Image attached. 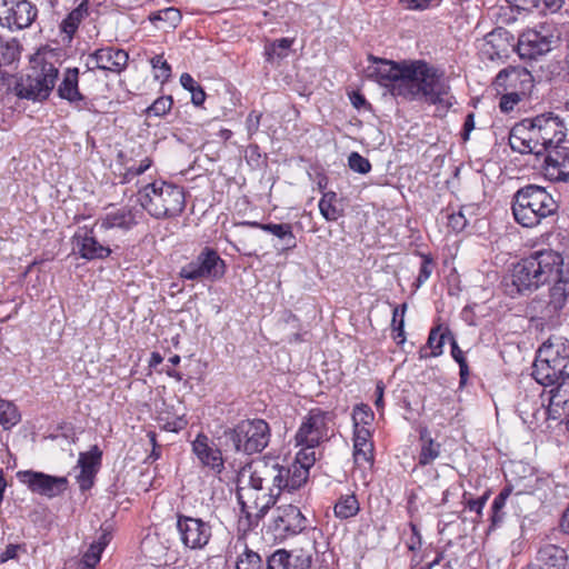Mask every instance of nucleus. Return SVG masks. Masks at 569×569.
I'll list each match as a JSON object with an SVG mask.
<instances>
[{"label": "nucleus", "instance_id": "25", "mask_svg": "<svg viewBox=\"0 0 569 569\" xmlns=\"http://www.w3.org/2000/svg\"><path fill=\"white\" fill-rule=\"evenodd\" d=\"M89 60H94L93 68L119 74L126 69L129 54L122 49L106 47L91 52Z\"/></svg>", "mask_w": 569, "mask_h": 569}, {"label": "nucleus", "instance_id": "36", "mask_svg": "<svg viewBox=\"0 0 569 569\" xmlns=\"http://www.w3.org/2000/svg\"><path fill=\"white\" fill-rule=\"evenodd\" d=\"M360 505L355 493L341 496L335 505V516L341 520L349 519L358 515Z\"/></svg>", "mask_w": 569, "mask_h": 569}, {"label": "nucleus", "instance_id": "29", "mask_svg": "<svg viewBox=\"0 0 569 569\" xmlns=\"http://www.w3.org/2000/svg\"><path fill=\"white\" fill-rule=\"evenodd\" d=\"M137 212L133 208L122 207L106 213L96 222V226L106 231L113 228L129 231L138 224Z\"/></svg>", "mask_w": 569, "mask_h": 569}, {"label": "nucleus", "instance_id": "20", "mask_svg": "<svg viewBox=\"0 0 569 569\" xmlns=\"http://www.w3.org/2000/svg\"><path fill=\"white\" fill-rule=\"evenodd\" d=\"M4 28L11 32L29 28L38 17V8L29 0H9Z\"/></svg>", "mask_w": 569, "mask_h": 569}, {"label": "nucleus", "instance_id": "57", "mask_svg": "<svg viewBox=\"0 0 569 569\" xmlns=\"http://www.w3.org/2000/svg\"><path fill=\"white\" fill-rule=\"evenodd\" d=\"M409 527L411 530V535L408 538L406 545L410 551H417L421 548L422 537H421V533H420V530H419L417 523H415L413 521H410Z\"/></svg>", "mask_w": 569, "mask_h": 569}, {"label": "nucleus", "instance_id": "21", "mask_svg": "<svg viewBox=\"0 0 569 569\" xmlns=\"http://www.w3.org/2000/svg\"><path fill=\"white\" fill-rule=\"evenodd\" d=\"M102 451L94 445L87 452H80L78 467L80 473L77 476V482L82 492L91 489L94 485V478L101 466Z\"/></svg>", "mask_w": 569, "mask_h": 569}, {"label": "nucleus", "instance_id": "37", "mask_svg": "<svg viewBox=\"0 0 569 569\" xmlns=\"http://www.w3.org/2000/svg\"><path fill=\"white\" fill-rule=\"evenodd\" d=\"M337 200L338 196L335 191H327L319 201L320 213L327 221H337L343 214V210L336 206Z\"/></svg>", "mask_w": 569, "mask_h": 569}, {"label": "nucleus", "instance_id": "6", "mask_svg": "<svg viewBox=\"0 0 569 569\" xmlns=\"http://www.w3.org/2000/svg\"><path fill=\"white\" fill-rule=\"evenodd\" d=\"M141 207L156 219L174 218L186 208V193L181 186L158 179L138 191Z\"/></svg>", "mask_w": 569, "mask_h": 569}, {"label": "nucleus", "instance_id": "18", "mask_svg": "<svg viewBox=\"0 0 569 569\" xmlns=\"http://www.w3.org/2000/svg\"><path fill=\"white\" fill-rule=\"evenodd\" d=\"M72 243L79 257L88 261L103 260L112 253L109 246L98 241L93 227L88 228L84 226L79 228L72 237Z\"/></svg>", "mask_w": 569, "mask_h": 569}, {"label": "nucleus", "instance_id": "45", "mask_svg": "<svg viewBox=\"0 0 569 569\" xmlns=\"http://www.w3.org/2000/svg\"><path fill=\"white\" fill-rule=\"evenodd\" d=\"M313 550H316L315 542L311 549L300 548L289 551L293 569H313Z\"/></svg>", "mask_w": 569, "mask_h": 569}, {"label": "nucleus", "instance_id": "54", "mask_svg": "<svg viewBox=\"0 0 569 569\" xmlns=\"http://www.w3.org/2000/svg\"><path fill=\"white\" fill-rule=\"evenodd\" d=\"M371 432L367 427L353 428V448H373Z\"/></svg>", "mask_w": 569, "mask_h": 569}, {"label": "nucleus", "instance_id": "62", "mask_svg": "<svg viewBox=\"0 0 569 569\" xmlns=\"http://www.w3.org/2000/svg\"><path fill=\"white\" fill-rule=\"evenodd\" d=\"M353 459L356 463L360 461L372 462L373 461V448H353Z\"/></svg>", "mask_w": 569, "mask_h": 569}, {"label": "nucleus", "instance_id": "3", "mask_svg": "<svg viewBox=\"0 0 569 569\" xmlns=\"http://www.w3.org/2000/svg\"><path fill=\"white\" fill-rule=\"evenodd\" d=\"M563 258L552 249L536 250L513 264L510 276L505 278L506 291L510 295L539 286L562 276Z\"/></svg>", "mask_w": 569, "mask_h": 569}, {"label": "nucleus", "instance_id": "22", "mask_svg": "<svg viewBox=\"0 0 569 569\" xmlns=\"http://www.w3.org/2000/svg\"><path fill=\"white\" fill-rule=\"evenodd\" d=\"M503 476L507 481V487L500 492V507L502 501L513 490L516 493H522L529 486L525 485L522 488H517L520 481L529 480L533 477V468L523 461H508L502 467Z\"/></svg>", "mask_w": 569, "mask_h": 569}, {"label": "nucleus", "instance_id": "17", "mask_svg": "<svg viewBox=\"0 0 569 569\" xmlns=\"http://www.w3.org/2000/svg\"><path fill=\"white\" fill-rule=\"evenodd\" d=\"M328 416L329 412L320 408L311 409L296 433L297 443L311 449L319 446L327 438Z\"/></svg>", "mask_w": 569, "mask_h": 569}, {"label": "nucleus", "instance_id": "26", "mask_svg": "<svg viewBox=\"0 0 569 569\" xmlns=\"http://www.w3.org/2000/svg\"><path fill=\"white\" fill-rule=\"evenodd\" d=\"M546 174L556 181H566L569 178V148L559 144L546 151Z\"/></svg>", "mask_w": 569, "mask_h": 569}, {"label": "nucleus", "instance_id": "53", "mask_svg": "<svg viewBox=\"0 0 569 569\" xmlns=\"http://www.w3.org/2000/svg\"><path fill=\"white\" fill-rule=\"evenodd\" d=\"M485 306L479 303L468 305L461 311V319L470 326L477 325V318L485 316Z\"/></svg>", "mask_w": 569, "mask_h": 569}, {"label": "nucleus", "instance_id": "4", "mask_svg": "<svg viewBox=\"0 0 569 569\" xmlns=\"http://www.w3.org/2000/svg\"><path fill=\"white\" fill-rule=\"evenodd\" d=\"M397 91L407 100L412 101L420 97L425 102L438 106L443 111L451 107L448 98L450 86L445 79L443 72L425 60L410 61L406 86L398 87Z\"/></svg>", "mask_w": 569, "mask_h": 569}, {"label": "nucleus", "instance_id": "5", "mask_svg": "<svg viewBox=\"0 0 569 569\" xmlns=\"http://www.w3.org/2000/svg\"><path fill=\"white\" fill-rule=\"evenodd\" d=\"M54 50L38 51L31 58V69L16 80L14 94L19 99L43 102L49 99L59 78V69L52 62Z\"/></svg>", "mask_w": 569, "mask_h": 569}, {"label": "nucleus", "instance_id": "41", "mask_svg": "<svg viewBox=\"0 0 569 569\" xmlns=\"http://www.w3.org/2000/svg\"><path fill=\"white\" fill-rule=\"evenodd\" d=\"M416 254L421 258V263L419 267L418 277L412 283L415 291L418 290L430 278L436 268L435 259L430 253L417 251Z\"/></svg>", "mask_w": 569, "mask_h": 569}, {"label": "nucleus", "instance_id": "7", "mask_svg": "<svg viewBox=\"0 0 569 569\" xmlns=\"http://www.w3.org/2000/svg\"><path fill=\"white\" fill-rule=\"evenodd\" d=\"M271 428L264 419H243L222 432L221 445L234 453H261L270 442Z\"/></svg>", "mask_w": 569, "mask_h": 569}, {"label": "nucleus", "instance_id": "61", "mask_svg": "<svg viewBox=\"0 0 569 569\" xmlns=\"http://www.w3.org/2000/svg\"><path fill=\"white\" fill-rule=\"evenodd\" d=\"M392 327V339L398 346H401L406 341L405 335V319H399L398 323H391Z\"/></svg>", "mask_w": 569, "mask_h": 569}, {"label": "nucleus", "instance_id": "38", "mask_svg": "<svg viewBox=\"0 0 569 569\" xmlns=\"http://www.w3.org/2000/svg\"><path fill=\"white\" fill-rule=\"evenodd\" d=\"M21 421V415L17 406L6 399L0 398V425L4 430H9Z\"/></svg>", "mask_w": 569, "mask_h": 569}, {"label": "nucleus", "instance_id": "27", "mask_svg": "<svg viewBox=\"0 0 569 569\" xmlns=\"http://www.w3.org/2000/svg\"><path fill=\"white\" fill-rule=\"evenodd\" d=\"M540 357H545L556 367L565 371L569 366V340L561 336H551L538 349Z\"/></svg>", "mask_w": 569, "mask_h": 569}, {"label": "nucleus", "instance_id": "30", "mask_svg": "<svg viewBox=\"0 0 569 569\" xmlns=\"http://www.w3.org/2000/svg\"><path fill=\"white\" fill-rule=\"evenodd\" d=\"M568 375L562 368L556 367V363L545 357L537 356L532 366V377L541 386H553L558 380Z\"/></svg>", "mask_w": 569, "mask_h": 569}, {"label": "nucleus", "instance_id": "58", "mask_svg": "<svg viewBox=\"0 0 569 569\" xmlns=\"http://www.w3.org/2000/svg\"><path fill=\"white\" fill-rule=\"evenodd\" d=\"M159 420L164 421V423L162 425V428L166 431H170V432H179V431L183 430L188 425V420L184 418V416H178L172 420H169V419L164 420L163 417H160Z\"/></svg>", "mask_w": 569, "mask_h": 569}, {"label": "nucleus", "instance_id": "10", "mask_svg": "<svg viewBox=\"0 0 569 569\" xmlns=\"http://www.w3.org/2000/svg\"><path fill=\"white\" fill-rule=\"evenodd\" d=\"M227 272L226 261L218 251L204 247L190 262L181 267L179 277L184 280H208L214 282L224 277Z\"/></svg>", "mask_w": 569, "mask_h": 569}, {"label": "nucleus", "instance_id": "11", "mask_svg": "<svg viewBox=\"0 0 569 569\" xmlns=\"http://www.w3.org/2000/svg\"><path fill=\"white\" fill-rule=\"evenodd\" d=\"M368 60L376 63L369 67V77L377 81L380 86L388 88L393 97H400L397 92L398 87L406 86L407 70L410 69V61H392L377 58L369 54Z\"/></svg>", "mask_w": 569, "mask_h": 569}, {"label": "nucleus", "instance_id": "8", "mask_svg": "<svg viewBox=\"0 0 569 569\" xmlns=\"http://www.w3.org/2000/svg\"><path fill=\"white\" fill-rule=\"evenodd\" d=\"M558 204L552 196L542 187L529 184L519 189L513 196L512 214L515 220L527 228L557 211Z\"/></svg>", "mask_w": 569, "mask_h": 569}, {"label": "nucleus", "instance_id": "16", "mask_svg": "<svg viewBox=\"0 0 569 569\" xmlns=\"http://www.w3.org/2000/svg\"><path fill=\"white\" fill-rule=\"evenodd\" d=\"M532 76L523 68H510L500 71V86H503L505 93L500 98V107L507 108L508 99L518 103L532 88Z\"/></svg>", "mask_w": 569, "mask_h": 569}, {"label": "nucleus", "instance_id": "52", "mask_svg": "<svg viewBox=\"0 0 569 569\" xmlns=\"http://www.w3.org/2000/svg\"><path fill=\"white\" fill-rule=\"evenodd\" d=\"M150 63L153 69L159 70V73L156 74V79H160L161 82H164L170 78L171 67L163 58V54H156L150 59Z\"/></svg>", "mask_w": 569, "mask_h": 569}, {"label": "nucleus", "instance_id": "63", "mask_svg": "<svg viewBox=\"0 0 569 569\" xmlns=\"http://www.w3.org/2000/svg\"><path fill=\"white\" fill-rule=\"evenodd\" d=\"M349 99L351 101V104L358 110L369 109L371 107L370 103L367 101L366 97L360 91H352L349 94Z\"/></svg>", "mask_w": 569, "mask_h": 569}, {"label": "nucleus", "instance_id": "13", "mask_svg": "<svg viewBox=\"0 0 569 569\" xmlns=\"http://www.w3.org/2000/svg\"><path fill=\"white\" fill-rule=\"evenodd\" d=\"M16 476L32 493L48 499H53L64 493L69 485L67 477L51 476L41 471L20 470Z\"/></svg>", "mask_w": 569, "mask_h": 569}, {"label": "nucleus", "instance_id": "48", "mask_svg": "<svg viewBox=\"0 0 569 569\" xmlns=\"http://www.w3.org/2000/svg\"><path fill=\"white\" fill-rule=\"evenodd\" d=\"M173 100L171 96H162L153 101L146 110L148 116L164 117L171 110Z\"/></svg>", "mask_w": 569, "mask_h": 569}, {"label": "nucleus", "instance_id": "60", "mask_svg": "<svg viewBox=\"0 0 569 569\" xmlns=\"http://www.w3.org/2000/svg\"><path fill=\"white\" fill-rule=\"evenodd\" d=\"M0 49L2 51L3 63L8 64L18 59L19 52L17 44L6 42L4 44L0 46Z\"/></svg>", "mask_w": 569, "mask_h": 569}, {"label": "nucleus", "instance_id": "64", "mask_svg": "<svg viewBox=\"0 0 569 569\" xmlns=\"http://www.w3.org/2000/svg\"><path fill=\"white\" fill-rule=\"evenodd\" d=\"M23 545H13L10 543L6 547L4 551L0 555V562H7L11 559H16L18 557V550L23 549Z\"/></svg>", "mask_w": 569, "mask_h": 569}, {"label": "nucleus", "instance_id": "34", "mask_svg": "<svg viewBox=\"0 0 569 569\" xmlns=\"http://www.w3.org/2000/svg\"><path fill=\"white\" fill-rule=\"evenodd\" d=\"M293 38H280L269 41L264 44L266 61L272 63L276 59L281 60L288 57L289 50L293 44Z\"/></svg>", "mask_w": 569, "mask_h": 569}, {"label": "nucleus", "instance_id": "19", "mask_svg": "<svg viewBox=\"0 0 569 569\" xmlns=\"http://www.w3.org/2000/svg\"><path fill=\"white\" fill-rule=\"evenodd\" d=\"M546 387L549 388L547 391L549 419H565L569 432V373L560 378L553 386Z\"/></svg>", "mask_w": 569, "mask_h": 569}, {"label": "nucleus", "instance_id": "43", "mask_svg": "<svg viewBox=\"0 0 569 569\" xmlns=\"http://www.w3.org/2000/svg\"><path fill=\"white\" fill-rule=\"evenodd\" d=\"M236 569H266V566L262 557L246 546L237 559Z\"/></svg>", "mask_w": 569, "mask_h": 569}, {"label": "nucleus", "instance_id": "14", "mask_svg": "<svg viewBox=\"0 0 569 569\" xmlns=\"http://www.w3.org/2000/svg\"><path fill=\"white\" fill-rule=\"evenodd\" d=\"M176 527L182 545L189 549L204 548L212 536L209 522L182 513L177 515Z\"/></svg>", "mask_w": 569, "mask_h": 569}, {"label": "nucleus", "instance_id": "15", "mask_svg": "<svg viewBox=\"0 0 569 569\" xmlns=\"http://www.w3.org/2000/svg\"><path fill=\"white\" fill-rule=\"evenodd\" d=\"M78 68H67L62 73V79L57 87V96L69 103L71 108L81 112L88 111L97 113L93 100L84 96L79 88Z\"/></svg>", "mask_w": 569, "mask_h": 569}, {"label": "nucleus", "instance_id": "28", "mask_svg": "<svg viewBox=\"0 0 569 569\" xmlns=\"http://www.w3.org/2000/svg\"><path fill=\"white\" fill-rule=\"evenodd\" d=\"M517 412L529 427L538 426L540 420L549 418V409L535 396L525 395L517 403Z\"/></svg>", "mask_w": 569, "mask_h": 569}, {"label": "nucleus", "instance_id": "40", "mask_svg": "<svg viewBox=\"0 0 569 569\" xmlns=\"http://www.w3.org/2000/svg\"><path fill=\"white\" fill-rule=\"evenodd\" d=\"M448 342L450 343V347H451V357L459 365V376H460L459 385H460V387H463L467 383V380L469 377V367L467 363V359L463 355V351L458 346V342L456 340L453 332H451V336H450Z\"/></svg>", "mask_w": 569, "mask_h": 569}, {"label": "nucleus", "instance_id": "42", "mask_svg": "<svg viewBox=\"0 0 569 569\" xmlns=\"http://www.w3.org/2000/svg\"><path fill=\"white\" fill-rule=\"evenodd\" d=\"M420 439L423 443L421 446L418 462L420 466H428L439 457L440 443L433 441L431 438H426V433H421Z\"/></svg>", "mask_w": 569, "mask_h": 569}, {"label": "nucleus", "instance_id": "47", "mask_svg": "<svg viewBox=\"0 0 569 569\" xmlns=\"http://www.w3.org/2000/svg\"><path fill=\"white\" fill-rule=\"evenodd\" d=\"M375 415L371 408L366 403L355 406L352 410L353 428H361L371 425Z\"/></svg>", "mask_w": 569, "mask_h": 569}, {"label": "nucleus", "instance_id": "12", "mask_svg": "<svg viewBox=\"0 0 569 569\" xmlns=\"http://www.w3.org/2000/svg\"><path fill=\"white\" fill-rule=\"evenodd\" d=\"M307 527V519L301 510L289 503L279 506L274 510L273 518L268 530L276 540H284L290 536L302 532Z\"/></svg>", "mask_w": 569, "mask_h": 569}, {"label": "nucleus", "instance_id": "31", "mask_svg": "<svg viewBox=\"0 0 569 569\" xmlns=\"http://www.w3.org/2000/svg\"><path fill=\"white\" fill-rule=\"evenodd\" d=\"M451 332L448 327L443 328L442 325L432 327L427 339V345L419 351V358L426 359L441 356L443 353V346L449 341Z\"/></svg>", "mask_w": 569, "mask_h": 569}, {"label": "nucleus", "instance_id": "23", "mask_svg": "<svg viewBox=\"0 0 569 569\" xmlns=\"http://www.w3.org/2000/svg\"><path fill=\"white\" fill-rule=\"evenodd\" d=\"M236 227H250L257 228L264 232L271 233L278 239L279 246H274L276 249L281 252H287L297 247V238L292 230L291 223H262L258 221L243 220L236 223Z\"/></svg>", "mask_w": 569, "mask_h": 569}, {"label": "nucleus", "instance_id": "35", "mask_svg": "<svg viewBox=\"0 0 569 569\" xmlns=\"http://www.w3.org/2000/svg\"><path fill=\"white\" fill-rule=\"evenodd\" d=\"M553 281L555 283L550 289L548 308L553 312H559L565 307L569 296V281L563 279L562 276Z\"/></svg>", "mask_w": 569, "mask_h": 569}, {"label": "nucleus", "instance_id": "46", "mask_svg": "<svg viewBox=\"0 0 569 569\" xmlns=\"http://www.w3.org/2000/svg\"><path fill=\"white\" fill-rule=\"evenodd\" d=\"M266 569H293L292 558L286 549H278L266 559Z\"/></svg>", "mask_w": 569, "mask_h": 569}, {"label": "nucleus", "instance_id": "50", "mask_svg": "<svg viewBox=\"0 0 569 569\" xmlns=\"http://www.w3.org/2000/svg\"><path fill=\"white\" fill-rule=\"evenodd\" d=\"M348 166L352 171L360 174H367L371 171L370 161L357 151L349 154Z\"/></svg>", "mask_w": 569, "mask_h": 569}, {"label": "nucleus", "instance_id": "44", "mask_svg": "<svg viewBox=\"0 0 569 569\" xmlns=\"http://www.w3.org/2000/svg\"><path fill=\"white\" fill-rule=\"evenodd\" d=\"M181 13L178 9L173 7L164 8L162 10H158L151 12L149 16L150 22L158 27V22H166L168 27L176 28L177 24L181 21Z\"/></svg>", "mask_w": 569, "mask_h": 569}, {"label": "nucleus", "instance_id": "32", "mask_svg": "<svg viewBox=\"0 0 569 569\" xmlns=\"http://www.w3.org/2000/svg\"><path fill=\"white\" fill-rule=\"evenodd\" d=\"M537 561L542 569H568V555L563 548L556 545H545L538 550Z\"/></svg>", "mask_w": 569, "mask_h": 569}, {"label": "nucleus", "instance_id": "49", "mask_svg": "<svg viewBox=\"0 0 569 569\" xmlns=\"http://www.w3.org/2000/svg\"><path fill=\"white\" fill-rule=\"evenodd\" d=\"M525 16H527V11L519 4H513V2H511L506 6H500V20L507 24L513 23L518 21L520 17Z\"/></svg>", "mask_w": 569, "mask_h": 569}, {"label": "nucleus", "instance_id": "56", "mask_svg": "<svg viewBox=\"0 0 569 569\" xmlns=\"http://www.w3.org/2000/svg\"><path fill=\"white\" fill-rule=\"evenodd\" d=\"M496 29H493L491 32H489L485 38V43L482 44L480 49V54L482 59H487L490 61H493L496 57L498 56V50L496 46L493 44L492 38L495 37Z\"/></svg>", "mask_w": 569, "mask_h": 569}, {"label": "nucleus", "instance_id": "2", "mask_svg": "<svg viewBox=\"0 0 569 569\" xmlns=\"http://www.w3.org/2000/svg\"><path fill=\"white\" fill-rule=\"evenodd\" d=\"M567 136L563 120L553 112L523 119L509 132V144L520 153L543 154L561 144Z\"/></svg>", "mask_w": 569, "mask_h": 569}, {"label": "nucleus", "instance_id": "24", "mask_svg": "<svg viewBox=\"0 0 569 569\" xmlns=\"http://www.w3.org/2000/svg\"><path fill=\"white\" fill-rule=\"evenodd\" d=\"M192 451L201 462L202 467L209 468L214 475L219 476L224 470V460L219 448L209 443V438L200 432L192 441Z\"/></svg>", "mask_w": 569, "mask_h": 569}, {"label": "nucleus", "instance_id": "33", "mask_svg": "<svg viewBox=\"0 0 569 569\" xmlns=\"http://www.w3.org/2000/svg\"><path fill=\"white\" fill-rule=\"evenodd\" d=\"M89 0H82L77 8L71 10L60 23V31L64 34V39L70 42L80 23L89 16Z\"/></svg>", "mask_w": 569, "mask_h": 569}, {"label": "nucleus", "instance_id": "1", "mask_svg": "<svg viewBox=\"0 0 569 569\" xmlns=\"http://www.w3.org/2000/svg\"><path fill=\"white\" fill-rule=\"evenodd\" d=\"M315 460V452L311 462L308 463L301 462L299 456L291 463H282L279 457L266 455L247 465L252 469L249 477L250 487L254 490L268 489L267 502L260 507L259 513L266 515L282 493H292L305 486L309 478V468Z\"/></svg>", "mask_w": 569, "mask_h": 569}, {"label": "nucleus", "instance_id": "9", "mask_svg": "<svg viewBox=\"0 0 569 569\" xmlns=\"http://www.w3.org/2000/svg\"><path fill=\"white\" fill-rule=\"evenodd\" d=\"M557 39L553 27L547 23L522 32L517 41L508 31L500 29V41L506 40L525 59H536L549 52Z\"/></svg>", "mask_w": 569, "mask_h": 569}, {"label": "nucleus", "instance_id": "39", "mask_svg": "<svg viewBox=\"0 0 569 569\" xmlns=\"http://www.w3.org/2000/svg\"><path fill=\"white\" fill-rule=\"evenodd\" d=\"M180 83L183 87V89L191 93V102L196 107H200L203 104L207 94L203 88L193 79V77L190 73L183 72L180 76Z\"/></svg>", "mask_w": 569, "mask_h": 569}, {"label": "nucleus", "instance_id": "59", "mask_svg": "<svg viewBox=\"0 0 569 569\" xmlns=\"http://www.w3.org/2000/svg\"><path fill=\"white\" fill-rule=\"evenodd\" d=\"M261 117H262V113L258 112L256 110H252L248 114L247 120H246V128H247L249 137H252L254 133L258 132L259 127H260Z\"/></svg>", "mask_w": 569, "mask_h": 569}, {"label": "nucleus", "instance_id": "55", "mask_svg": "<svg viewBox=\"0 0 569 569\" xmlns=\"http://www.w3.org/2000/svg\"><path fill=\"white\" fill-rule=\"evenodd\" d=\"M101 553L102 547H100V545H96L94 542H92L88 550L82 556L81 566L94 568L96 565L100 561Z\"/></svg>", "mask_w": 569, "mask_h": 569}, {"label": "nucleus", "instance_id": "51", "mask_svg": "<svg viewBox=\"0 0 569 569\" xmlns=\"http://www.w3.org/2000/svg\"><path fill=\"white\" fill-rule=\"evenodd\" d=\"M463 209L465 207H461L458 212L452 211L447 213L448 228L456 233L463 231L468 224Z\"/></svg>", "mask_w": 569, "mask_h": 569}]
</instances>
